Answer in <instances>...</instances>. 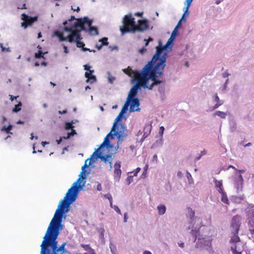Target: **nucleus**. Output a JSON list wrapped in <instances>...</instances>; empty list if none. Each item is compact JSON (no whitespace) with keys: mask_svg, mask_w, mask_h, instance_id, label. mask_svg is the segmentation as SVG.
<instances>
[{"mask_svg":"<svg viewBox=\"0 0 254 254\" xmlns=\"http://www.w3.org/2000/svg\"><path fill=\"white\" fill-rule=\"evenodd\" d=\"M123 25L120 27V30L122 35L125 33L136 31L143 32L148 28V22L146 20H139L137 26L134 18L131 14H127L123 19Z\"/></svg>","mask_w":254,"mask_h":254,"instance_id":"3","label":"nucleus"},{"mask_svg":"<svg viewBox=\"0 0 254 254\" xmlns=\"http://www.w3.org/2000/svg\"><path fill=\"white\" fill-rule=\"evenodd\" d=\"M190 234L193 237V242H195L196 241L197 239H198L200 236L199 234V228H197L196 227H192V229L191 230L190 232Z\"/></svg>","mask_w":254,"mask_h":254,"instance_id":"23","label":"nucleus"},{"mask_svg":"<svg viewBox=\"0 0 254 254\" xmlns=\"http://www.w3.org/2000/svg\"><path fill=\"white\" fill-rule=\"evenodd\" d=\"M244 245L243 242L237 243L233 244L231 247V250L233 254H242L244 250Z\"/></svg>","mask_w":254,"mask_h":254,"instance_id":"14","label":"nucleus"},{"mask_svg":"<svg viewBox=\"0 0 254 254\" xmlns=\"http://www.w3.org/2000/svg\"><path fill=\"white\" fill-rule=\"evenodd\" d=\"M180 26H181L180 24H179L178 23L177 24V25L175 27L174 30L172 32V34L170 36L171 37H172V38H173L174 39H175L176 37L177 36V35L178 34V29L180 28Z\"/></svg>","mask_w":254,"mask_h":254,"instance_id":"39","label":"nucleus"},{"mask_svg":"<svg viewBox=\"0 0 254 254\" xmlns=\"http://www.w3.org/2000/svg\"><path fill=\"white\" fill-rule=\"evenodd\" d=\"M75 42L76 43V46L78 48H83V47H84L85 46L84 43L83 42H82L77 41Z\"/></svg>","mask_w":254,"mask_h":254,"instance_id":"59","label":"nucleus"},{"mask_svg":"<svg viewBox=\"0 0 254 254\" xmlns=\"http://www.w3.org/2000/svg\"><path fill=\"white\" fill-rule=\"evenodd\" d=\"M112 208H113L117 213L121 214V210L118 206L114 205V206L112 207Z\"/></svg>","mask_w":254,"mask_h":254,"instance_id":"61","label":"nucleus"},{"mask_svg":"<svg viewBox=\"0 0 254 254\" xmlns=\"http://www.w3.org/2000/svg\"><path fill=\"white\" fill-rule=\"evenodd\" d=\"M22 106V103L19 101L18 102L17 105H15L13 109H12V112L13 113H18L21 110V107Z\"/></svg>","mask_w":254,"mask_h":254,"instance_id":"40","label":"nucleus"},{"mask_svg":"<svg viewBox=\"0 0 254 254\" xmlns=\"http://www.w3.org/2000/svg\"><path fill=\"white\" fill-rule=\"evenodd\" d=\"M229 129L231 132H234L236 131L237 127V123L234 119L232 118L230 119L229 121Z\"/></svg>","mask_w":254,"mask_h":254,"instance_id":"24","label":"nucleus"},{"mask_svg":"<svg viewBox=\"0 0 254 254\" xmlns=\"http://www.w3.org/2000/svg\"><path fill=\"white\" fill-rule=\"evenodd\" d=\"M204 247H208L209 249H211V242L209 238H198L197 242H196L195 247L199 248Z\"/></svg>","mask_w":254,"mask_h":254,"instance_id":"12","label":"nucleus"},{"mask_svg":"<svg viewBox=\"0 0 254 254\" xmlns=\"http://www.w3.org/2000/svg\"><path fill=\"white\" fill-rule=\"evenodd\" d=\"M241 216L238 215H236L232 218L230 227L231 231H234L236 233L239 232L241 224Z\"/></svg>","mask_w":254,"mask_h":254,"instance_id":"10","label":"nucleus"},{"mask_svg":"<svg viewBox=\"0 0 254 254\" xmlns=\"http://www.w3.org/2000/svg\"><path fill=\"white\" fill-rule=\"evenodd\" d=\"M126 181L127 182L128 185H129L133 181V176H128Z\"/></svg>","mask_w":254,"mask_h":254,"instance_id":"62","label":"nucleus"},{"mask_svg":"<svg viewBox=\"0 0 254 254\" xmlns=\"http://www.w3.org/2000/svg\"><path fill=\"white\" fill-rule=\"evenodd\" d=\"M79 178L72 185L71 188L67 190L68 194H70L73 196L77 198L79 191L83 189L86 181H84L86 178H83V175H79Z\"/></svg>","mask_w":254,"mask_h":254,"instance_id":"8","label":"nucleus"},{"mask_svg":"<svg viewBox=\"0 0 254 254\" xmlns=\"http://www.w3.org/2000/svg\"><path fill=\"white\" fill-rule=\"evenodd\" d=\"M215 185V187L217 189V190L219 192H222L223 190L222 181H217L215 179L214 181Z\"/></svg>","mask_w":254,"mask_h":254,"instance_id":"27","label":"nucleus"},{"mask_svg":"<svg viewBox=\"0 0 254 254\" xmlns=\"http://www.w3.org/2000/svg\"><path fill=\"white\" fill-rule=\"evenodd\" d=\"M248 225L249 231L252 234H254V210L248 212Z\"/></svg>","mask_w":254,"mask_h":254,"instance_id":"16","label":"nucleus"},{"mask_svg":"<svg viewBox=\"0 0 254 254\" xmlns=\"http://www.w3.org/2000/svg\"><path fill=\"white\" fill-rule=\"evenodd\" d=\"M88 33L91 36L98 35L99 34L98 28L93 26L88 28Z\"/></svg>","mask_w":254,"mask_h":254,"instance_id":"29","label":"nucleus"},{"mask_svg":"<svg viewBox=\"0 0 254 254\" xmlns=\"http://www.w3.org/2000/svg\"><path fill=\"white\" fill-rule=\"evenodd\" d=\"M0 47L1 49V51L2 52H10L11 51L9 47H8L7 48L4 47L3 46V44L2 43L0 44Z\"/></svg>","mask_w":254,"mask_h":254,"instance_id":"56","label":"nucleus"},{"mask_svg":"<svg viewBox=\"0 0 254 254\" xmlns=\"http://www.w3.org/2000/svg\"><path fill=\"white\" fill-rule=\"evenodd\" d=\"M80 31H73V33L70 36H64L63 32H61L59 30L55 31L53 35V37L56 36L59 38L60 42L67 41L70 43L81 40V37Z\"/></svg>","mask_w":254,"mask_h":254,"instance_id":"7","label":"nucleus"},{"mask_svg":"<svg viewBox=\"0 0 254 254\" xmlns=\"http://www.w3.org/2000/svg\"><path fill=\"white\" fill-rule=\"evenodd\" d=\"M231 233L232 236L230 240V243L233 244H235L237 243L242 242L240 240V238L238 236V233H236L234 231H231Z\"/></svg>","mask_w":254,"mask_h":254,"instance_id":"22","label":"nucleus"},{"mask_svg":"<svg viewBox=\"0 0 254 254\" xmlns=\"http://www.w3.org/2000/svg\"><path fill=\"white\" fill-rule=\"evenodd\" d=\"M106 147L108 149H112L113 148V145L110 143L109 139V134H107L105 137L103 142L100 145V148Z\"/></svg>","mask_w":254,"mask_h":254,"instance_id":"20","label":"nucleus"},{"mask_svg":"<svg viewBox=\"0 0 254 254\" xmlns=\"http://www.w3.org/2000/svg\"><path fill=\"white\" fill-rule=\"evenodd\" d=\"M21 16V19L23 20V22L21 23V26L25 29L28 26L32 25L38 19V16L31 17L25 13L22 14Z\"/></svg>","mask_w":254,"mask_h":254,"instance_id":"9","label":"nucleus"},{"mask_svg":"<svg viewBox=\"0 0 254 254\" xmlns=\"http://www.w3.org/2000/svg\"><path fill=\"white\" fill-rule=\"evenodd\" d=\"M87 161L85 160V163L83 166L81 167V172H80L81 176L83 175L84 178H86L87 176L90 173V170L88 171L86 170V169L89 166H90L92 164V162L90 161L89 162V163H87Z\"/></svg>","mask_w":254,"mask_h":254,"instance_id":"19","label":"nucleus"},{"mask_svg":"<svg viewBox=\"0 0 254 254\" xmlns=\"http://www.w3.org/2000/svg\"><path fill=\"white\" fill-rule=\"evenodd\" d=\"M213 101L216 102V103H224L223 101L220 100L217 93H215L213 96Z\"/></svg>","mask_w":254,"mask_h":254,"instance_id":"49","label":"nucleus"},{"mask_svg":"<svg viewBox=\"0 0 254 254\" xmlns=\"http://www.w3.org/2000/svg\"><path fill=\"white\" fill-rule=\"evenodd\" d=\"M119 134L118 132V128H116L113 129V126H112V129L109 132L108 134H109V138L110 137L111 139L114 138V136H117V138H118V135Z\"/></svg>","mask_w":254,"mask_h":254,"instance_id":"31","label":"nucleus"},{"mask_svg":"<svg viewBox=\"0 0 254 254\" xmlns=\"http://www.w3.org/2000/svg\"><path fill=\"white\" fill-rule=\"evenodd\" d=\"M82 23V18H79L77 21L75 22L74 24L72 25L73 31H76L80 29L81 25Z\"/></svg>","mask_w":254,"mask_h":254,"instance_id":"30","label":"nucleus"},{"mask_svg":"<svg viewBox=\"0 0 254 254\" xmlns=\"http://www.w3.org/2000/svg\"><path fill=\"white\" fill-rule=\"evenodd\" d=\"M121 163L120 161H116L114 165V177L116 182H119L122 174V171L120 169Z\"/></svg>","mask_w":254,"mask_h":254,"instance_id":"13","label":"nucleus"},{"mask_svg":"<svg viewBox=\"0 0 254 254\" xmlns=\"http://www.w3.org/2000/svg\"><path fill=\"white\" fill-rule=\"evenodd\" d=\"M186 16V15L183 14L178 23L181 25L182 21L186 22L187 21V18L185 17Z\"/></svg>","mask_w":254,"mask_h":254,"instance_id":"60","label":"nucleus"},{"mask_svg":"<svg viewBox=\"0 0 254 254\" xmlns=\"http://www.w3.org/2000/svg\"><path fill=\"white\" fill-rule=\"evenodd\" d=\"M74 126L72 125L71 123L66 122L65 124V129L66 130H68L69 129H73Z\"/></svg>","mask_w":254,"mask_h":254,"instance_id":"50","label":"nucleus"},{"mask_svg":"<svg viewBox=\"0 0 254 254\" xmlns=\"http://www.w3.org/2000/svg\"><path fill=\"white\" fill-rule=\"evenodd\" d=\"M156 49V52L155 54H158L159 55V60H163V61L166 63L167 60V52L166 50L161 49V48H157Z\"/></svg>","mask_w":254,"mask_h":254,"instance_id":"18","label":"nucleus"},{"mask_svg":"<svg viewBox=\"0 0 254 254\" xmlns=\"http://www.w3.org/2000/svg\"><path fill=\"white\" fill-rule=\"evenodd\" d=\"M92 22L93 20L90 19L88 17H84L82 19V23L87 24L89 28L92 26Z\"/></svg>","mask_w":254,"mask_h":254,"instance_id":"41","label":"nucleus"},{"mask_svg":"<svg viewBox=\"0 0 254 254\" xmlns=\"http://www.w3.org/2000/svg\"><path fill=\"white\" fill-rule=\"evenodd\" d=\"M119 129H118L119 134L118 135V145L116 147V150L119 148V142H122L124 140V138L127 136V134L126 132L127 130V127L124 124L119 123Z\"/></svg>","mask_w":254,"mask_h":254,"instance_id":"11","label":"nucleus"},{"mask_svg":"<svg viewBox=\"0 0 254 254\" xmlns=\"http://www.w3.org/2000/svg\"><path fill=\"white\" fill-rule=\"evenodd\" d=\"M131 105V102H130V101H128L127 100L126 103L123 106L122 109L120 112H122L123 114H125L128 110V106H129L130 107ZM130 110V108L129 109V110Z\"/></svg>","mask_w":254,"mask_h":254,"instance_id":"34","label":"nucleus"},{"mask_svg":"<svg viewBox=\"0 0 254 254\" xmlns=\"http://www.w3.org/2000/svg\"><path fill=\"white\" fill-rule=\"evenodd\" d=\"M76 199V197L66 192L64 199L60 202L58 208L55 212H61V213H68L70 210V205L73 203Z\"/></svg>","mask_w":254,"mask_h":254,"instance_id":"6","label":"nucleus"},{"mask_svg":"<svg viewBox=\"0 0 254 254\" xmlns=\"http://www.w3.org/2000/svg\"><path fill=\"white\" fill-rule=\"evenodd\" d=\"M107 74L108 75V82L111 84H113L116 79L115 77L111 76L109 71L107 72Z\"/></svg>","mask_w":254,"mask_h":254,"instance_id":"47","label":"nucleus"},{"mask_svg":"<svg viewBox=\"0 0 254 254\" xmlns=\"http://www.w3.org/2000/svg\"><path fill=\"white\" fill-rule=\"evenodd\" d=\"M157 209L158 211V214L162 215L165 214L166 210V207L164 205H160L157 206Z\"/></svg>","mask_w":254,"mask_h":254,"instance_id":"37","label":"nucleus"},{"mask_svg":"<svg viewBox=\"0 0 254 254\" xmlns=\"http://www.w3.org/2000/svg\"><path fill=\"white\" fill-rule=\"evenodd\" d=\"M66 213H61V212H55L47 231L60 233V231L64 228V225L62 224V222L63 219L66 218Z\"/></svg>","mask_w":254,"mask_h":254,"instance_id":"5","label":"nucleus"},{"mask_svg":"<svg viewBox=\"0 0 254 254\" xmlns=\"http://www.w3.org/2000/svg\"><path fill=\"white\" fill-rule=\"evenodd\" d=\"M227 113L222 111H217L213 114V117L218 116L221 119H225Z\"/></svg>","mask_w":254,"mask_h":254,"instance_id":"33","label":"nucleus"},{"mask_svg":"<svg viewBox=\"0 0 254 254\" xmlns=\"http://www.w3.org/2000/svg\"><path fill=\"white\" fill-rule=\"evenodd\" d=\"M78 31H80L81 32L82 31H84L85 32H88V29L85 27L84 24L82 23L80 29L78 30Z\"/></svg>","mask_w":254,"mask_h":254,"instance_id":"57","label":"nucleus"},{"mask_svg":"<svg viewBox=\"0 0 254 254\" xmlns=\"http://www.w3.org/2000/svg\"><path fill=\"white\" fill-rule=\"evenodd\" d=\"M101 148L95 149V151L94 152V153L91 155V157H96L97 156V154H99V155H100L102 154V153L100 151Z\"/></svg>","mask_w":254,"mask_h":254,"instance_id":"53","label":"nucleus"},{"mask_svg":"<svg viewBox=\"0 0 254 254\" xmlns=\"http://www.w3.org/2000/svg\"><path fill=\"white\" fill-rule=\"evenodd\" d=\"M152 129V126L151 124H146L145 125L143 129V136L145 137H147L150 134Z\"/></svg>","mask_w":254,"mask_h":254,"instance_id":"26","label":"nucleus"},{"mask_svg":"<svg viewBox=\"0 0 254 254\" xmlns=\"http://www.w3.org/2000/svg\"><path fill=\"white\" fill-rule=\"evenodd\" d=\"M140 89L141 86L138 81L130 89L127 100L128 101H130L131 103L130 110V112H139L140 111V108H139L140 105L139 100L137 97H136L138 90Z\"/></svg>","mask_w":254,"mask_h":254,"instance_id":"4","label":"nucleus"},{"mask_svg":"<svg viewBox=\"0 0 254 254\" xmlns=\"http://www.w3.org/2000/svg\"><path fill=\"white\" fill-rule=\"evenodd\" d=\"M60 233L47 231L40 245V254H71L65 248L66 243L58 246Z\"/></svg>","mask_w":254,"mask_h":254,"instance_id":"2","label":"nucleus"},{"mask_svg":"<svg viewBox=\"0 0 254 254\" xmlns=\"http://www.w3.org/2000/svg\"><path fill=\"white\" fill-rule=\"evenodd\" d=\"M244 180L241 175H238L235 179V186L237 189V191L238 192L241 190L243 188Z\"/></svg>","mask_w":254,"mask_h":254,"instance_id":"17","label":"nucleus"},{"mask_svg":"<svg viewBox=\"0 0 254 254\" xmlns=\"http://www.w3.org/2000/svg\"><path fill=\"white\" fill-rule=\"evenodd\" d=\"M44 54L45 53H43L41 51H39L38 53H36L35 54V57L36 59H45V57H44Z\"/></svg>","mask_w":254,"mask_h":254,"instance_id":"46","label":"nucleus"},{"mask_svg":"<svg viewBox=\"0 0 254 254\" xmlns=\"http://www.w3.org/2000/svg\"><path fill=\"white\" fill-rule=\"evenodd\" d=\"M111 158V155L108 154L106 155H102L101 154L100 155H99V154H97V156L95 157V159H97L98 158H100V159L104 161V162H109V158Z\"/></svg>","mask_w":254,"mask_h":254,"instance_id":"32","label":"nucleus"},{"mask_svg":"<svg viewBox=\"0 0 254 254\" xmlns=\"http://www.w3.org/2000/svg\"><path fill=\"white\" fill-rule=\"evenodd\" d=\"M99 42L101 43L103 46H108L109 42H108V38L104 37L99 40Z\"/></svg>","mask_w":254,"mask_h":254,"instance_id":"45","label":"nucleus"},{"mask_svg":"<svg viewBox=\"0 0 254 254\" xmlns=\"http://www.w3.org/2000/svg\"><path fill=\"white\" fill-rule=\"evenodd\" d=\"M1 131L5 132H6L7 133L12 134V132L10 131V130L8 129V128L7 127V126H4L1 128Z\"/></svg>","mask_w":254,"mask_h":254,"instance_id":"55","label":"nucleus"},{"mask_svg":"<svg viewBox=\"0 0 254 254\" xmlns=\"http://www.w3.org/2000/svg\"><path fill=\"white\" fill-rule=\"evenodd\" d=\"M206 154V150H204L201 151L200 153L198 156H197L196 157L195 160L196 161L199 160L202 156L205 155Z\"/></svg>","mask_w":254,"mask_h":254,"instance_id":"54","label":"nucleus"},{"mask_svg":"<svg viewBox=\"0 0 254 254\" xmlns=\"http://www.w3.org/2000/svg\"><path fill=\"white\" fill-rule=\"evenodd\" d=\"M174 39L172 37H170L168 40L167 43L164 46L162 45V43L161 41L159 42V45L156 46L155 48H161V49H164L166 50H168L169 51H171L172 50V46L173 45V42L174 41Z\"/></svg>","mask_w":254,"mask_h":254,"instance_id":"15","label":"nucleus"},{"mask_svg":"<svg viewBox=\"0 0 254 254\" xmlns=\"http://www.w3.org/2000/svg\"><path fill=\"white\" fill-rule=\"evenodd\" d=\"M164 129H165V128L163 126L160 127L159 128V133L161 136V138L156 141V143H159L160 146H161L163 144L162 137H163V135Z\"/></svg>","mask_w":254,"mask_h":254,"instance_id":"36","label":"nucleus"},{"mask_svg":"<svg viewBox=\"0 0 254 254\" xmlns=\"http://www.w3.org/2000/svg\"><path fill=\"white\" fill-rule=\"evenodd\" d=\"M110 248L111 250V252L113 254H116V247L115 245L113 244L111 242L110 244Z\"/></svg>","mask_w":254,"mask_h":254,"instance_id":"48","label":"nucleus"},{"mask_svg":"<svg viewBox=\"0 0 254 254\" xmlns=\"http://www.w3.org/2000/svg\"><path fill=\"white\" fill-rule=\"evenodd\" d=\"M76 134V132L75 130H74V129H72L71 132L67 133V136H63V138H64V139H68L70 138V137L71 136H72Z\"/></svg>","mask_w":254,"mask_h":254,"instance_id":"42","label":"nucleus"},{"mask_svg":"<svg viewBox=\"0 0 254 254\" xmlns=\"http://www.w3.org/2000/svg\"><path fill=\"white\" fill-rule=\"evenodd\" d=\"M158 91L159 94L164 93L165 91V87L163 85H159L158 88Z\"/></svg>","mask_w":254,"mask_h":254,"instance_id":"52","label":"nucleus"},{"mask_svg":"<svg viewBox=\"0 0 254 254\" xmlns=\"http://www.w3.org/2000/svg\"><path fill=\"white\" fill-rule=\"evenodd\" d=\"M81 246L82 248H84V249H85V250L86 251H87V250H90V249H91V248H90V247H89V245L81 244Z\"/></svg>","mask_w":254,"mask_h":254,"instance_id":"64","label":"nucleus"},{"mask_svg":"<svg viewBox=\"0 0 254 254\" xmlns=\"http://www.w3.org/2000/svg\"><path fill=\"white\" fill-rule=\"evenodd\" d=\"M147 49L145 47H143L142 48L139 49L138 50V53L141 55H143L145 52L146 51Z\"/></svg>","mask_w":254,"mask_h":254,"instance_id":"63","label":"nucleus"},{"mask_svg":"<svg viewBox=\"0 0 254 254\" xmlns=\"http://www.w3.org/2000/svg\"><path fill=\"white\" fill-rule=\"evenodd\" d=\"M159 55L154 54L151 60L143 67L140 72L142 80V87L152 90L154 86L164 82L160 78L163 74L166 62L159 60Z\"/></svg>","mask_w":254,"mask_h":254,"instance_id":"1","label":"nucleus"},{"mask_svg":"<svg viewBox=\"0 0 254 254\" xmlns=\"http://www.w3.org/2000/svg\"><path fill=\"white\" fill-rule=\"evenodd\" d=\"M219 193L221 194V201L225 203L229 204V200L227 198L226 193L224 191Z\"/></svg>","mask_w":254,"mask_h":254,"instance_id":"38","label":"nucleus"},{"mask_svg":"<svg viewBox=\"0 0 254 254\" xmlns=\"http://www.w3.org/2000/svg\"><path fill=\"white\" fill-rule=\"evenodd\" d=\"M104 232L105 230L103 228H101L100 230V239L101 240L102 244H105V238H104Z\"/></svg>","mask_w":254,"mask_h":254,"instance_id":"43","label":"nucleus"},{"mask_svg":"<svg viewBox=\"0 0 254 254\" xmlns=\"http://www.w3.org/2000/svg\"><path fill=\"white\" fill-rule=\"evenodd\" d=\"M64 32H67L69 33V34L67 36H70L71 34L73 33V29L72 28V26L70 27L65 26L63 28Z\"/></svg>","mask_w":254,"mask_h":254,"instance_id":"44","label":"nucleus"},{"mask_svg":"<svg viewBox=\"0 0 254 254\" xmlns=\"http://www.w3.org/2000/svg\"><path fill=\"white\" fill-rule=\"evenodd\" d=\"M94 72V70H89V72H88V79L90 81L89 82L90 84L94 83L97 81L96 76L93 74Z\"/></svg>","mask_w":254,"mask_h":254,"instance_id":"28","label":"nucleus"},{"mask_svg":"<svg viewBox=\"0 0 254 254\" xmlns=\"http://www.w3.org/2000/svg\"><path fill=\"white\" fill-rule=\"evenodd\" d=\"M223 104V103H216V104L212 107V108H211V109L210 110L211 111H213V110L218 108Z\"/></svg>","mask_w":254,"mask_h":254,"instance_id":"58","label":"nucleus"},{"mask_svg":"<svg viewBox=\"0 0 254 254\" xmlns=\"http://www.w3.org/2000/svg\"><path fill=\"white\" fill-rule=\"evenodd\" d=\"M195 212L191 208H188L187 217L190 219L189 223L192 224L195 218Z\"/></svg>","mask_w":254,"mask_h":254,"instance_id":"25","label":"nucleus"},{"mask_svg":"<svg viewBox=\"0 0 254 254\" xmlns=\"http://www.w3.org/2000/svg\"><path fill=\"white\" fill-rule=\"evenodd\" d=\"M244 199L243 195L235 196L233 195L231 197V200L235 203H239L241 201Z\"/></svg>","mask_w":254,"mask_h":254,"instance_id":"35","label":"nucleus"},{"mask_svg":"<svg viewBox=\"0 0 254 254\" xmlns=\"http://www.w3.org/2000/svg\"><path fill=\"white\" fill-rule=\"evenodd\" d=\"M189 6H186L183 8L184 13L183 14L186 15L187 17H189L190 15V11L189 10Z\"/></svg>","mask_w":254,"mask_h":254,"instance_id":"51","label":"nucleus"},{"mask_svg":"<svg viewBox=\"0 0 254 254\" xmlns=\"http://www.w3.org/2000/svg\"><path fill=\"white\" fill-rule=\"evenodd\" d=\"M124 118H126L125 114L122 112H120L118 116L115 119L113 123V129L118 128L119 122L121 121Z\"/></svg>","mask_w":254,"mask_h":254,"instance_id":"21","label":"nucleus"}]
</instances>
